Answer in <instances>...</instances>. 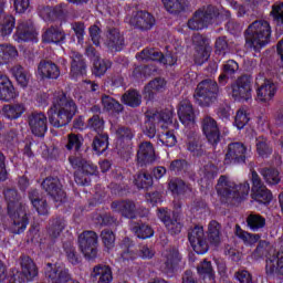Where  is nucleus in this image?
<instances>
[{
	"label": "nucleus",
	"instance_id": "nucleus-1",
	"mask_svg": "<svg viewBox=\"0 0 283 283\" xmlns=\"http://www.w3.org/2000/svg\"><path fill=\"white\" fill-rule=\"evenodd\" d=\"M3 193L8 216L11 220L10 231L19 235L28 229V224L30 223V219H28V206L21 202V195L15 188H7Z\"/></svg>",
	"mask_w": 283,
	"mask_h": 283
},
{
	"label": "nucleus",
	"instance_id": "nucleus-2",
	"mask_svg": "<svg viewBox=\"0 0 283 283\" xmlns=\"http://www.w3.org/2000/svg\"><path fill=\"white\" fill-rule=\"evenodd\" d=\"M76 115V103L63 92L54 95L53 104L48 112L49 123L53 127L70 125Z\"/></svg>",
	"mask_w": 283,
	"mask_h": 283
},
{
	"label": "nucleus",
	"instance_id": "nucleus-3",
	"mask_svg": "<svg viewBox=\"0 0 283 283\" xmlns=\"http://www.w3.org/2000/svg\"><path fill=\"white\" fill-rule=\"evenodd\" d=\"M216 191L222 202L227 205H240L249 196L251 186L248 181L237 185L229 176L221 175L217 181Z\"/></svg>",
	"mask_w": 283,
	"mask_h": 283
},
{
	"label": "nucleus",
	"instance_id": "nucleus-4",
	"mask_svg": "<svg viewBox=\"0 0 283 283\" xmlns=\"http://www.w3.org/2000/svg\"><path fill=\"white\" fill-rule=\"evenodd\" d=\"M245 43L255 50H262L271 43V24L265 20L252 22L245 30Z\"/></svg>",
	"mask_w": 283,
	"mask_h": 283
},
{
	"label": "nucleus",
	"instance_id": "nucleus-5",
	"mask_svg": "<svg viewBox=\"0 0 283 283\" xmlns=\"http://www.w3.org/2000/svg\"><path fill=\"white\" fill-rule=\"evenodd\" d=\"M220 87L218 82L211 78L202 80L196 87L195 101L199 107H211L218 103Z\"/></svg>",
	"mask_w": 283,
	"mask_h": 283
},
{
	"label": "nucleus",
	"instance_id": "nucleus-6",
	"mask_svg": "<svg viewBox=\"0 0 283 283\" xmlns=\"http://www.w3.org/2000/svg\"><path fill=\"white\" fill-rule=\"evenodd\" d=\"M220 14L213 6L199 9L193 17L188 21L189 30H205L213 23V20Z\"/></svg>",
	"mask_w": 283,
	"mask_h": 283
},
{
	"label": "nucleus",
	"instance_id": "nucleus-7",
	"mask_svg": "<svg viewBox=\"0 0 283 283\" xmlns=\"http://www.w3.org/2000/svg\"><path fill=\"white\" fill-rule=\"evenodd\" d=\"M98 234L94 231H84L78 235V247L86 260H94L98 255Z\"/></svg>",
	"mask_w": 283,
	"mask_h": 283
},
{
	"label": "nucleus",
	"instance_id": "nucleus-8",
	"mask_svg": "<svg viewBox=\"0 0 283 283\" xmlns=\"http://www.w3.org/2000/svg\"><path fill=\"white\" fill-rule=\"evenodd\" d=\"M182 262V255L176 247H169L161 253L160 271L166 275H172Z\"/></svg>",
	"mask_w": 283,
	"mask_h": 283
},
{
	"label": "nucleus",
	"instance_id": "nucleus-9",
	"mask_svg": "<svg viewBox=\"0 0 283 283\" xmlns=\"http://www.w3.org/2000/svg\"><path fill=\"white\" fill-rule=\"evenodd\" d=\"M251 180L252 200L260 202V205H269V202L273 200V195L271 193V190L266 189V186H264V184L262 182V178H260V175H258L255 170L252 171Z\"/></svg>",
	"mask_w": 283,
	"mask_h": 283
},
{
	"label": "nucleus",
	"instance_id": "nucleus-10",
	"mask_svg": "<svg viewBox=\"0 0 283 283\" xmlns=\"http://www.w3.org/2000/svg\"><path fill=\"white\" fill-rule=\"evenodd\" d=\"M42 189L50 196L54 202H65V191L63 190V185L61 179L57 177H46L42 184Z\"/></svg>",
	"mask_w": 283,
	"mask_h": 283
},
{
	"label": "nucleus",
	"instance_id": "nucleus-11",
	"mask_svg": "<svg viewBox=\"0 0 283 283\" xmlns=\"http://www.w3.org/2000/svg\"><path fill=\"white\" fill-rule=\"evenodd\" d=\"M188 240L196 253L202 255L209 251V243L205 237V229L200 226H195L188 231Z\"/></svg>",
	"mask_w": 283,
	"mask_h": 283
},
{
	"label": "nucleus",
	"instance_id": "nucleus-12",
	"mask_svg": "<svg viewBox=\"0 0 283 283\" xmlns=\"http://www.w3.org/2000/svg\"><path fill=\"white\" fill-rule=\"evenodd\" d=\"M247 163V146L242 143H231L224 157V165H243Z\"/></svg>",
	"mask_w": 283,
	"mask_h": 283
},
{
	"label": "nucleus",
	"instance_id": "nucleus-13",
	"mask_svg": "<svg viewBox=\"0 0 283 283\" xmlns=\"http://www.w3.org/2000/svg\"><path fill=\"white\" fill-rule=\"evenodd\" d=\"M129 25L135 30L147 32V30H151L156 25V18L147 11H134L129 19Z\"/></svg>",
	"mask_w": 283,
	"mask_h": 283
},
{
	"label": "nucleus",
	"instance_id": "nucleus-14",
	"mask_svg": "<svg viewBox=\"0 0 283 283\" xmlns=\"http://www.w3.org/2000/svg\"><path fill=\"white\" fill-rule=\"evenodd\" d=\"M29 127L33 136L43 138L48 132V116L42 112H33L28 116Z\"/></svg>",
	"mask_w": 283,
	"mask_h": 283
},
{
	"label": "nucleus",
	"instance_id": "nucleus-15",
	"mask_svg": "<svg viewBox=\"0 0 283 283\" xmlns=\"http://www.w3.org/2000/svg\"><path fill=\"white\" fill-rule=\"evenodd\" d=\"M201 129L210 145H218L220 143V127H218V122L213 117L206 115L201 119Z\"/></svg>",
	"mask_w": 283,
	"mask_h": 283
},
{
	"label": "nucleus",
	"instance_id": "nucleus-16",
	"mask_svg": "<svg viewBox=\"0 0 283 283\" xmlns=\"http://www.w3.org/2000/svg\"><path fill=\"white\" fill-rule=\"evenodd\" d=\"M44 273L49 283L72 282V274H70V270L63 266H52V263H48Z\"/></svg>",
	"mask_w": 283,
	"mask_h": 283
},
{
	"label": "nucleus",
	"instance_id": "nucleus-17",
	"mask_svg": "<svg viewBox=\"0 0 283 283\" xmlns=\"http://www.w3.org/2000/svg\"><path fill=\"white\" fill-rule=\"evenodd\" d=\"M20 266H21V283L23 282H32L34 277L39 276V266L32 258L29 255L22 254L19 258Z\"/></svg>",
	"mask_w": 283,
	"mask_h": 283
},
{
	"label": "nucleus",
	"instance_id": "nucleus-18",
	"mask_svg": "<svg viewBox=\"0 0 283 283\" xmlns=\"http://www.w3.org/2000/svg\"><path fill=\"white\" fill-rule=\"evenodd\" d=\"M111 209H113V211H115L116 213H120L123 218H127L128 220L136 219V213H138L136 202L129 199L113 201L111 205Z\"/></svg>",
	"mask_w": 283,
	"mask_h": 283
},
{
	"label": "nucleus",
	"instance_id": "nucleus-19",
	"mask_svg": "<svg viewBox=\"0 0 283 283\" xmlns=\"http://www.w3.org/2000/svg\"><path fill=\"white\" fill-rule=\"evenodd\" d=\"M156 161V149L151 142H143L138 146L137 150V165L145 167V165H151Z\"/></svg>",
	"mask_w": 283,
	"mask_h": 283
},
{
	"label": "nucleus",
	"instance_id": "nucleus-20",
	"mask_svg": "<svg viewBox=\"0 0 283 283\" xmlns=\"http://www.w3.org/2000/svg\"><path fill=\"white\" fill-rule=\"evenodd\" d=\"M105 45L111 52H120L125 48V36L120 33V30L108 28Z\"/></svg>",
	"mask_w": 283,
	"mask_h": 283
},
{
	"label": "nucleus",
	"instance_id": "nucleus-21",
	"mask_svg": "<svg viewBox=\"0 0 283 283\" xmlns=\"http://www.w3.org/2000/svg\"><path fill=\"white\" fill-rule=\"evenodd\" d=\"M232 96L238 101L251 98V80L249 76L243 75L237 80V83L232 85Z\"/></svg>",
	"mask_w": 283,
	"mask_h": 283
},
{
	"label": "nucleus",
	"instance_id": "nucleus-22",
	"mask_svg": "<svg viewBox=\"0 0 283 283\" xmlns=\"http://www.w3.org/2000/svg\"><path fill=\"white\" fill-rule=\"evenodd\" d=\"M38 74L42 80H56L61 76V69H59V65H56V63L50 60H41L38 64Z\"/></svg>",
	"mask_w": 283,
	"mask_h": 283
},
{
	"label": "nucleus",
	"instance_id": "nucleus-23",
	"mask_svg": "<svg viewBox=\"0 0 283 283\" xmlns=\"http://www.w3.org/2000/svg\"><path fill=\"white\" fill-rule=\"evenodd\" d=\"M265 271L268 275H283V244L266 260Z\"/></svg>",
	"mask_w": 283,
	"mask_h": 283
},
{
	"label": "nucleus",
	"instance_id": "nucleus-24",
	"mask_svg": "<svg viewBox=\"0 0 283 283\" xmlns=\"http://www.w3.org/2000/svg\"><path fill=\"white\" fill-rule=\"evenodd\" d=\"M96 166L86 159L81 169L74 174L76 185H90L91 179L87 176H94V174H96Z\"/></svg>",
	"mask_w": 283,
	"mask_h": 283
},
{
	"label": "nucleus",
	"instance_id": "nucleus-25",
	"mask_svg": "<svg viewBox=\"0 0 283 283\" xmlns=\"http://www.w3.org/2000/svg\"><path fill=\"white\" fill-rule=\"evenodd\" d=\"M277 92V85L271 80H264V83L256 90V98L261 103H269Z\"/></svg>",
	"mask_w": 283,
	"mask_h": 283
},
{
	"label": "nucleus",
	"instance_id": "nucleus-26",
	"mask_svg": "<svg viewBox=\"0 0 283 283\" xmlns=\"http://www.w3.org/2000/svg\"><path fill=\"white\" fill-rule=\"evenodd\" d=\"M71 76L76 78L77 76H83L87 72V64L85 63V57L76 51L71 52Z\"/></svg>",
	"mask_w": 283,
	"mask_h": 283
},
{
	"label": "nucleus",
	"instance_id": "nucleus-27",
	"mask_svg": "<svg viewBox=\"0 0 283 283\" xmlns=\"http://www.w3.org/2000/svg\"><path fill=\"white\" fill-rule=\"evenodd\" d=\"M178 117L182 125H191L196 120V114L193 113V105L189 99H184L178 105Z\"/></svg>",
	"mask_w": 283,
	"mask_h": 283
},
{
	"label": "nucleus",
	"instance_id": "nucleus-28",
	"mask_svg": "<svg viewBox=\"0 0 283 283\" xmlns=\"http://www.w3.org/2000/svg\"><path fill=\"white\" fill-rule=\"evenodd\" d=\"M17 98V91L8 76L0 74V101H12Z\"/></svg>",
	"mask_w": 283,
	"mask_h": 283
},
{
	"label": "nucleus",
	"instance_id": "nucleus-29",
	"mask_svg": "<svg viewBox=\"0 0 283 283\" xmlns=\"http://www.w3.org/2000/svg\"><path fill=\"white\" fill-rule=\"evenodd\" d=\"M65 227H67V221L64 218L56 217L50 220L48 234L52 240H56L65 231Z\"/></svg>",
	"mask_w": 283,
	"mask_h": 283
},
{
	"label": "nucleus",
	"instance_id": "nucleus-30",
	"mask_svg": "<svg viewBox=\"0 0 283 283\" xmlns=\"http://www.w3.org/2000/svg\"><path fill=\"white\" fill-rule=\"evenodd\" d=\"M130 231H133V233L140 240H147V238H151L154 235V229L143 221H132Z\"/></svg>",
	"mask_w": 283,
	"mask_h": 283
},
{
	"label": "nucleus",
	"instance_id": "nucleus-31",
	"mask_svg": "<svg viewBox=\"0 0 283 283\" xmlns=\"http://www.w3.org/2000/svg\"><path fill=\"white\" fill-rule=\"evenodd\" d=\"M92 277H94L97 283H112L114 280L112 268H109V265H96L93 269Z\"/></svg>",
	"mask_w": 283,
	"mask_h": 283
},
{
	"label": "nucleus",
	"instance_id": "nucleus-32",
	"mask_svg": "<svg viewBox=\"0 0 283 283\" xmlns=\"http://www.w3.org/2000/svg\"><path fill=\"white\" fill-rule=\"evenodd\" d=\"M165 9L170 14H180L189 8V0H161Z\"/></svg>",
	"mask_w": 283,
	"mask_h": 283
},
{
	"label": "nucleus",
	"instance_id": "nucleus-33",
	"mask_svg": "<svg viewBox=\"0 0 283 283\" xmlns=\"http://www.w3.org/2000/svg\"><path fill=\"white\" fill-rule=\"evenodd\" d=\"M44 43H63L65 32L56 27L49 28L42 35Z\"/></svg>",
	"mask_w": 283,
	"mask_h": 283
},
{
	"label": "nucleus",
	"instance_id": "nucleus-34",
	"mask_svg": "<svg viewBox=\"0 0 283 283\" xmlns=\"http://www.w3.org/2000/svg\"><path fill=\"white\" fill-rule=\"evenodd\" d=\"M168 189L176 196H186V193H191V186L187 185L180 178L171 179L168 184Z\"/></svg>",
	"mask_w": 283,
	"mask_h": 283
},
{
	"label": "nucleus",
	"instance_id": "nucleus-35",
	"mask_svg": "<svg viewBox=\"0 0 283 283\" xmlns=\"http://www.w3.org/2000/svg\"><path fill=\"white\" fill-rule=\"evenodd\" d=\"M122 103L128 107H140L143 95L136 90H128L123 94Z\"/></svg>",
	"mask_w": 283,
	"mask_h": 283
},
{
	"label": "nucleus",
	"instance_id": "nucleus-36",
	"mask_svg": "<svg viewBox=\"0 0 283 283\" xmlns=\"http://www.w3.org/2000/svg\"><path fill=\"white\" fill-rule=\"evenodd\" d=\"M23 112H25L23 104H9L2 107L3 116L10 120H17V118L23 115Z\"/></svg>",
	"mask_w": 283,
	"mask_h": 283
},
{
	"label": "nucleus",
	"instance_id": "nucleus-37",
	"mask_svg": "<svg viewBox=\"0 0 283 283\" xmlns=\"http://www.w3.org/2000/svg\"><path fill=\"white\" fill-rule=\"evenodd\" d=\"M11 74L21 87H25L30 83V72L19 64L11 67Z\"/></svg>",
	"mask_w": 283,
	"mask_h": 283
},
{
	"label": "nucleus",
	"instance_id": "nucleus-38",
	"mask_svg": "<svg viewBox=\"0 0 283 283\" xmlns=\"http://www.w3.org/2000/svg\"><path fill=\"white\" fill-rule=\"evenodd\" d=\"M19 55V51L11 44H0V65H3L15 56Z\"/></svg>",
	"mask_w": 283,
	"mask_h": 283
},
{
	"label": "nucleus",
	"instance_id": "nucleus-39",
	"mask_svg": "<svg viewBox=\"0 0 283 283\" xmlns=\"http://www.w3.org/2000/svg\"><path fill=\"white\" fill-rule=\"evenodd\" d=\"M245 222L251 231H260V229L266 227V219L255 212L250 213L247 217Z\"/></svg>",
	"mask_w": 283,
	"mask_h": 283
},
{
	"label": "nucleus",
	"instance_id": "nucleus-40",
	"mask_svg": "<svg viewBox=\"0 0 283 283\" xmlns=\"http://www.w3.org/2000/svg\"><path fill=\"white\" fill-rule=\"evenodd\" d=\"M134 185L137 189H149L154 185V178L147 171H139L134 176Z\"/></svg>",
	"mask_w": 283,
	"mask_h": 283
},
{
	"label": "nucleus",
	"instance_id": "nucleus-41",
	"mask_svg": "<svg viewBox=\"0 0 283 283\" xmlns=\"http://www.w3.org/2000/svg\"><path fill=\"white\" fill-rule=\"evenodd\" d=\"M63 249L70 264H73L74 266H76V264H81V254L76 251L74 243L66 241L63 243Z\"/></svg>",
	"mask_w": 283,
	"mask_h": 283
},
{
	"label": "nucleus",
	"instance_id": "nucleus-42",
	"mask_svg": "<svg viewBox=\"0 0 283 283\" xmlns=\"http://www.w3.org/2000/svg\"><path fill=\"white\" fill-rule=\"evenodd\" d=\"M102 105L106 112H114L115 114H122L125 109L123 104H119L114 97L105 94L102 95Z\"/></svg>",
	"mask_w": 283,
	"mask_h": 283
},
{
	"label": "nucleus",
	"instance_id": "nucleus-43",
	"mask_svg": "<svg viewBox=\"0 0 283 283\" xmlns=\"http://www.w3.org/2000/svg\"><path fill=\"white\" fill-rule=\"evenodd\" d=\"M93 151L96 154H104L107 151V147H109V136L107 134H97L92 143Z\"/></svg>",
	"mask_w": 283,
	"mask_h": 283
},
{
	"label": "nucleus",
	"instance_id": "nucleus-44",
	"mask_svg": "<svg viewBox=\"0 0 283 283\" xmlns=\"http://www.w3.org/2000/svg\"><path fill=\"white\" fill-rule=\"evenodd\" d=\"M221 229L222 226L218 223V221H211L208 227V240L211 242L214 247H218L220 242H222L221 239Z\"/></svg>",
	"mask_w": 283,
	"mask_h": 283
},
{
	"label": "nucleus",
	"instance_id": "nucleus-45",
	"mask_svg": "<svg viewBox=\"0 0 283 283\" xmlns=\"http://www.w3.org/2000/svg\"><path fill=\"white\" fill-rule=\"evenodd\" d=\"M17 25V19L12 14H7L0 20V34L1 36H10Z\"/></svg>",
	"mask_w": 283,
	"mask_h": 283
},
{
	"label": "nucleus",
	"instance_id": "nucleus-46",
	"mask_svg": "<svg viewBox=\"0 0 283 283\" xmlns=\"http://www.w3.org/2000/svg\"><path fill=\"white\" fill-rule=\"evenodd\" d=\"M164 54L156 49H144L140 53L137 54L139 61H158L163 63Z\"/></svg>",
	"mask_w": 283,
	"mask_h": 283
},
{
	"label": "nucleus",
	"instance_id": "nucleus-47",
	"mask_svg": "<svg viewBox=\"0 0 283 283\" xmlns=\"http://www.w3.org/2000/svg\"><path fill=\"white\" fill-rule=\"evenodd\" d=\"M182 227H185L182 218L178 212H174L171 222L166 226L167 231H169L171 235H178L182 231Z\"/></svg>",
	"mask_w": 283,
	"mask_h": 283
},
{
	"label": "nucleus",
	"instance_id": "nucleus-48",
	"mask_svg": "<svg viewBox=\"0 0 283 283\" xmlns=\"http://www.w3.org/2000/svg\"><path fill=\"white\" fill-rule=\"evenodd\" d=\"M197 272L200 277H209L212 280L213 275H216V272L213 271V265L211 264V261L203 259L198 265H197Z\"/></svg>",
	"mask_w": 283,
	"mask_h": 283
},
{
	"label": "nucleus",
	"instance_id": "nucleus-49",
	"mask_svg": "<svg viewBox=\"0 0 283 283\" xmlns=\"http://www.w3.org/2000/svg\"><path fill=\"white\" fill-rule=\"evenodd\" d=\"M112 67V61L97 59L94 61L93 74L94 76H105L107 70Z\"/></svg>",
	"mask_w": 283,
	"mask_h": 283
},
{
	"label": "nucleus",
	"instance_id": "nucleus-50",
	"mask_svg": "<svg viewBox=\"0 0 283 283\" xmlns=\"http://www.w3.org/2000/svg\"><path fill=\"white\" fill-rule=\"evenodd\" d=\"M69 151H76L78 154L83 147V136L71 133L67 135V144L65 145Z\"/></svg>",
	"mask_w": 283,
	"mask_h": 283
},
{
	"label": "nucleus",
	"instance_id": "nucleus-51",
	"mask_svg": "<svg viewBox=\"0 0 283 283\" xmlns=\"http://www.w3.org/2000/svg\"><path fill=\"white\" fill-rule=\"evenodd\" d=\"M86 127L96 134H101L105 129V119L101 115H93L88 118Z\"/></svg>",
	"mask_w": 283,
	"mask_h": 283
},
{
	"label": "nucleus",
	"instance_id": "nucleus-52",
	"mask_svg": "<svg viewBox=\"0 0 283 283\" xmlns=\"http://www.w3.org/2000/svg\"><path fill=\"white\" fill-rule=\"evenodd\" d=\"M168 169L177 175L187 174L189 171V161L187 159H175L170 163Z\"/></svg>",
	"mask_w": 283,
	"mask_h": 283
},
{
	"label": "nucleus",
	"instance_id": "nucleus-53",
	"mask_svg": "<svg viewBox=\"0 0 283 283\" xmlns=\"http://www.w3.org/2000/svg\"><path fill=\"white\" fill-rule=\"evenodd\" d=\"M256 151L259 156H262V158L271 156V154H273V148H271L269 139L264 137L256 138Z\"/></svg>",
	"mask_w": 283,
	"mask_h": 283
},
{
	"label": "nucleus",
	"instance_id": "nucleus-54",
	"mask_svg": "<svg viewBox=\"0 0 283 283\" xmlns=\"http://www.w3.org/2000/svg\"><path fill=\"white\" fill-rule=\"evenodd\" d=\"M261 175L268 185H277L280 182V171L275 168H263Z\"/></svg>",
	"mask_w": 283,
	"mask_h": 283
},
{
	"label": "nucleus",
	"instance_id": "nucleus-55",
	"mask_svg": "<svg viewBox=\"0 0 283 283\" xmlns=\"http://www.w3.org/2000/svg\"><path fill=\"white\" fill-rule=\"evenodd\" d=\"M237 237L240 238V240H243L245 244H255V242H259L262 235L260 234H253L249 233L242 229H240V226H237Z\"/></svg>",
	"mask_w": 283,
	"mask_h": 283
},
{
	"label": "nucleus",
	"instance_id": "nucleus-56",
	"mask_svg": "<svg viewBox=\"0 0 283 283\" xmlns=\"http://www.w3.org/2000/svg\"><path fill=\"white\" fill-rule=\"evenodd\" d=\"M188 151L192 154V156H205V146L202 145L201 138H195L188 143L187 146Z\"/></svg>",
	"mask_w": 283,
	"mask_h": 283
},
{
	"label": "nucleus",
	"instance_id": "nucleus-57",
	"mask_svg": "<svg viewBox=\"0 0 283 283\" xmlns=\"http://www.w3.org/2000/svg\"><path fill=\"white\" fill-rule=\"evenodd\" d=\"M101 238L105 249H114L116 244V234L109 229H105L101 232Z\"/></svg>",
	"mask_w": 283,
	"mask_h": 283
},
{
	"label": "nucleus",
	"instance_id": "nucleus-58",
	"mask_svg": "<svg viewBox=\"0 0 283 283\" xmlns=\"http://www.w3.org/2000/svg\"><path fill=\"white\" fill-rule=\"evenodd\" d=\"M158 140L159 143L164 144L166 147H174L178 143V139L176 138V134H174V132L171 130L159 134Z\"/></svg>",
	"mask_w": 283,
	"mask_h": 283
},
{
	"label": "nucleus",
	"instance_id": "nucleus-59",
	"mask_svg": "<svg viewBox=\"0 0 283 283\" xmlns=\"http://www.w3.org/2000/svg\"><path fill=\"white\" fill-rule=\"evenodd\" d=\"M120 248L123 249L120 256L124 260H134V251L129 250L132 249V240L129 238H124Z\"/></svg>",
	"mask_w": 283,
	"mask_h": 283
},
{
	"label": "nucleus",
	"instance_id": "nucleus-60",
	"mask_svg": "<svg viewBox=\"0 0 283 283\" xmlns=\"http://www.w3.org/2000/svg\"><path fill=\"white\" fill-rule=\"evenodd\" d=\"M249 120L250 118L247 111H244V108H240L234 117V125L238 127V129H244Z\"/></svg>",
	"mask_w": 283,
	"mask_h": 283
},
{
	"label": "nucleus",
	"instance_id": "nucleus-61",
	"mask_svg": "<svg viewBox=\"0 0 283 283\" xmlns=\"http://www.w3.org/2000/svg\"><path fill=\"white\" fill-rule=\"evenodd\" d=\"M209 56H211V49H196L195 52V63L196 65H202L209 61Z\"/></svg>",
	"mask_w": 283,
	"mask_h": 283
},
{
	"label": "nucleus",
	"instance_id": "nucleus-62",
	"mask_svg": "<svg viewBox=\"0 0 283 283\" xmlns=\"http://www.w3.org/2000/svg\"><path fill=\"white\" fill-rule=\"evenodd\" d=\"M271 15L273 17L276 23L283 25V2H275L272 6Z\"/></svg>",
	"mask_w": 283,
	"mask_h": 283
},
{
	"label": "nucleus",
	"instance_id": "nucleus-63",
	"mask_svg": "<svg viewBox=\"0 0 283 283\" xmlns=\"http://www.w3.org/2000/svg\"><path fill=\"white\" fill-rule=\"evenodd\" d=\"M205 178H208V180H213L216 176H218V166H216L213 163H208L203 166L201 169Z\"/></svg>",
	"mask_w": 283,
	"mask_h": 283
},
{
	"label": "nucleus",
	"instance_id": "nucleus-64",
	"mask_svg": "<svg viewBox=\"0 0 283 283\" xmlns=\"http://www.w3.org/2000/svg\"><path fill=\"white\" fill-rule=\"evenodd\" d=\"M234 277L239 283H255L253 281V275L247 270H238L234 273Z\"/></svg>",
	"mask_w": 283,
	"mask_h": 283
}]
</instances>
